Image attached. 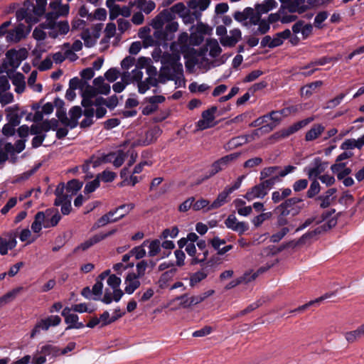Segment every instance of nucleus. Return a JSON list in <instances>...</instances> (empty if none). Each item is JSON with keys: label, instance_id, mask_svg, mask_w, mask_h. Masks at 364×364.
<instances>
[{"label": "nucleus", "instance_id": "f257e3e1", "mask_svg": "<svg viewBox=\"0 0 364 364\" xmlns=\"http://www.w3.org/2000/svg\"><path fill=\"white\" fill-rule=\"evenodd\" d=\"M181 55L179 53H164L161 56L162 67L160 70L159 78L156 77V70L155 68H149L147 70L149 77L146 81L149 87H155L159 82L165 83L167 80H175L176 84L184 83L183 65L180 62Z\"/></svg>", "mask_w": 364, "mask_h": 364}, {"label": "nucleus", "instance_id": "f03ea898", "mask_svg": "<svg viewBox=\"0 0 364 364\" xmlns=\"http://www.w3.org/2000/svg\"><path fill=\"white\" fill-rule=\"evenodd\" d=\"M46 5L47 0H36V4L27 1L24 3V7L17 11V18L36 23L38 21V17L45 14Z\"/></svg>", "mask_w": 364, "mask_h": 364}, {"label": "nucleus", "instance_id": "7ed1b4c3", "mask_svg": "<svg viewBox=\"0 0 364 364\" xmlns=\"http://www.w3.org/2000/svg\"><path fill=\"white\" fill-rule=\"evenodd\" d=\"M134 208V203L123 204L119 205L114 210H110L107 214L102 215L95 223L93 228L97 229L103 227L108 223L117 222L124 217Z\"/></svg>", "mask_w": 364, "mask_h": 364}, {"label": "nucleus", "instance_id": "20e7f679", "mask_svg": "<svg viewBox=\"0 0 364 364\" xmlns=\"http://www.w3.org/2000/svg\"><path fill=\"white\" fill-rule=\"evenodd\" d=\"M60 355V348L51 344L38 346L33 355L32 364H44L47 359L50 360Z\"/></svg>", "mask_w": 364, "mask_h": 364}, {"label": "nucleus", "instance_id": "39448f33", "mask_svg": "<svg viewBox=\"0 0 364 364\" xmlns=\"http://www.w3.org/2000/svg\"><path fill=\"white\" fill-rule=\"evenodd\" d=\"M49 8L50 9L46 14V21L47 24H50L49 26L53 25V20H57L61 16H65L69 14L70 7L68 4H63L61 0H53L49 4Z\"/></svg>", "mask_w": 364, "mask_h": 364}, {"label": "nucleus", "instance_id": "423d86ee", "mask_svg": "<svg viewBox=\"0 0 364 364\" xmlns=\"http://www.w3.org/2000/svg\"><path fill=\"white\" fill-rule=\"evenodd\" d=\"M234 18L244 26L252 29L257 28L258 23L260 22L257 15L255 14V10L252 8L247 7L243 11H237L235 14Z\"/></svg>", "mask_w": 364, "mask_h": 364}, {"label": "nucleus", "instance_id": "0eeeda50", "mask_svg": "<svg viewBox=\"0 0 364 364\" xmlns=\"http://www.w3.org/2000/svg\"><path fill=\"white\" fill-rule=\"evenodd\" d=\"M282 11H281L280 8L277 12L269 14L267 19L259 18L260 22L258 23L257 28H252V33L254 35H264L267 33L270 29L271 23L278 21L282 22Z\"/></svg>", "mask_w": 364, "mask_h": 364}, {"label": "nucleus", "instance_id": "6e6552de", "mask_svg": "<svg viewBox=\"0 0 364 364\" xmlns=\"http://www.w3.org/2000/svg\"><path fill=\"white\" fill-rule=\"evenodd\" d=\"M303 200L300 198L293 197L284 200L281 204L276 207L275 211H282L288 215H297L302 207L299 205Z\"/></svg>", "mask_w": 364, "mask_h": 364}, {"label": "nucleus", "instance_id": "1a4fd4ad", "mask_svg": "<svg viewBox=\"0 0 364 364\" xmlns=\"http://www.w3.org/2000/svg\"><path fill=\"white\" fill-rule=\"evenodd\" d=\"M61 323V318L59 316H49L45 318L39 320L31 332V338H34L39 334L41 331H46L51 326H57Z\"/></svg>", "mask_w": 364, "mask_h": 364}, {"label": "nucleus", "instance_id": "9d476101", "mask_svg": "<svg viewBox=\"0 0 364 364\" xmlns=\"http://www.w3.org/2000/svg\"><path fill=\"white\" fill-rule=\"evenodd\" d=\"M240 153H232L226 155L213 162L209 170V175L206 178H210L218 172L226 168L232 161L236 160L240 156Z\"/></svg>", "mask_w": 364, "mask_h": 364}, {"label": "nucleus", "instance_id": "9b49d317", "mask_svg": "<svg viewBox=\"0 0 364 364\" xmlns=\"http://www.w3.org/2000/svg\"><path fill=\"white\" fill-rule=\"evenodd\" d=\"M53 25L50 26V23L47 24V21L41 23V26L43 28H48L50 30L49 36L53 38H56L60 35H65L70 30L68 22L66 21H61L56 22V20H53Z\"/></svg>", "mask_w": 364, "mask_h": 364}, {"label": "nucleus", "instance_id": "f8f14e48", "mask_svg": "<svg viewBox=\"0 0 364 364\" xmlns=\"http://www.w3.org/2000/svg\"><path fill=\"white\" fill-rule=\"evenodd\" d=\"M178 28V23L176 21H168L164 30L155 31L154 36L159 41H171L173 38V34L177 31Z\"/></svg>", "mask_w": 364, "mask_h": 364}, {"label": "nucleus", "instance_id": "ddd939ff", "mask_svg": "<svg viewBox=\"0 0 364 364\" xmlns=\"http://www.w3.org/2000/svg\"><path fill=\"white\" fill-rule=\"evenodd\" d=\"M326 165L327 163L323 162L319 157H316L309 166L305 167L304 172L309 179H317L325 171Z\"/></svg>", "mask_w": 364, "mask_h": 364}, {"label": "nucleus", "instance_id": "4468645a", "mask_svg": "<svg viewBox=\"0 0 364 364\" xmlns=\"http://www.w3.org/2000/svg\"><path fill=\"white\" fill-rule=\"evenodd\" d=\"M296 169V167L291 165H289L285 166L283 170H281L278 175H275L268 179H266L259 183L261 185H263V188L266 189L267 193H268L269 191L278 182H279L280 178L286 176L287 174L293 172Z\"/></svg>", "mask_w": 364, "mask_h": 364}, {"label": "nucleus", "instance_id": "2eb2a0df", "mask_svg": "<svg viewBox=\"0 0 364 364\" xmlns=\"http://www.w3.org/2000/svg\"><path fill=\"white\" fill-rule=\"evenodd\" d=\"M117 232L116 229H112L110 231L105 232V233H100L95 235L90 239L85 240V242H82L80 245L76 247L74 250V252H77L78 250H82L85 251L90 247H91L95 244L98 243L99 242L106 239L107 237L114 235Z\"/></svg>", "mask_w": 364, "mask_h": 364}, {"label": "nucleus", "instance_id": "dca6fc26", "mask_svg": "<svg viewBox=\"0 0 364 364\" xmlns=\"http://www.w3.org/2000/svg\"><path fill=\"white\" fill-rule=\"evenodd\" d=\"M216 110V107H212L202 113V119L197 122V127L199 129L203 130L214 126L213 121Z\"/></svg>", "mask_w": 364, "mask_h": 364}, {"label": "nucleus", "instance_id": "f3484780", "mask_svg": "<svg viewBox=\"0 0 364 364\" xmlns=\"http://www.w3.org/2000/svg\"><path fill=\"white\" fill-rule=\"evenodd\" d=\"M82 114V110L79 106H74L69 110V117L64 116L63 124L69 127L70 129H74L78 125V119Z\"/></svg>", "mask_w": 364, "mask_h": 364}, {"label": "nucleus", "instance_id": "a211bd4d", "mask_svg": "<svg viewBox=\"0 0 364 364\" xmlns=\"http://www.w3.org/2000/svg\"><path fill=\"white\" fill-rule=\"evenodd\" d=\"M282 5L290 12H297L302 14L305 12L309 6L306 3V0H279Z\"/></svg>", "mask_w": 364, "mask_h": 364}, {"label": "nucleus", "instance_id": "6ab92c4d", "mask_svg": "<svg viewBox=\"0 0 364 364\" xmlns=\"http://www.w3.org/2000/svg\"><path fill=\"white\" fill-rule=\"evenodd\" d=\"M107 283L108 286L113 290L114 301L118 302L124 295V292L119 288L121 284L120 277L116 276L115 274L109 275L107 278Z\"/></svg>", "mask_w": 364, "mask_h": 364}, {"label": "nucleus", "instance_id": "aec40b11", "mask_svg": "<svg viewBox=\"0 0 364 364\" xmlns=\"http://www.w3.org/2000/svg\"><path fill=\"white\" fill-rule=\"evenodd\" d=\"M292 31L295 34L301 33L303 39L307 38L313 31V26L304 21H298L292 26Z\"/></svg>", "mask_w": 364, "mask_h": 364}, {"label": "nucleus", "instance_id": "412c9836", "mask_svg": "<svg viewBox=\"0 0 364 364\" xmlns=\"http://www.w3.org/2000/svg\"><path fill=\"white\" fill-rule=\"evenodd\" d=\"M139 277L136 276L135 273H129L125 279V288L124 291L128 294H133L140 287Z\"/></svg>", "mask_w": 364, "mask_h": 364}, {"label": "nucleus", "instance_id": "4be33fe9", "mask_svg": "<svg viewBox=\"0 0 364 364\" xmlns=\"http://www.w3.org/2000/svg\"><path fill=\"white\" fill-rule=\"evenodd\" d=\"M263 186H264L261 185L260 183L253 186L247 191L244 196V198L248 201H252L257 198H264L267 195V193Z\"/></svg>", "mask_w": 364, "mask_h": 364}, {"label": "nucleus", "instance_id": "5701e85b", "mask_svg": "<svg viewBox=\"0 0 364 364\" xmlns=\"http://www.w3.org/2000/svg\"><path fill=\"white\" fill-rule=\"evenodd\" d=\"M242 38L240 29L234 28L230 31V35L225 36L220 39V43L224 46H234Z\"/></svg>", "mask_w": 364, "mask_h": 364}, {"label": "nucleus", "instance_id": "b1692460", "mask_svg": "<svg viewBox=\"0 0 364 364\" xmlns=\"http://www.w3.org/2000/svg\"><path fill=\"white\" fill-rule=\"evenodd\" d=\"M16 236L12 234L9 235V238L0 237V255H6L9 250L16 246Z\"/></svg>", "mask_w": 364, "mask_h": 364}, {"label": "nucleus", "instance_id": "393cba45", "mask_svg": "<svg viewBox=\"0 0 364 364\" xmlns=\"http://www.w3.org/2000/svg\"><path fill=\"white\" fill-rule=\"evenodd\" d=\"M277 6L275 0H265L260 4H257L255 8V14L257 15L259 18H262V15L268 13Z\"/></svg>", "mask_w": 364, "mask_h": 364}, {"label": "nucleus", "instance_id": "a878e982", "mask_svg": "<svg viewBox=\"0 0 364 364\" xmlns=\"http://www.w3.org/2000/svg\"><path fill=\"white\" fill-rule=\"evenodd\" d=\"M206 246V242L204 240H199L197 242V247L198 250L201 251V254H198L196 257L191 259V264H202L206 261L209 253Z\"/></svg>", "mask_w": 364, "mask_h": 364}, {"label": "nucleus", "instance_id": "bb28decb", "mask_svg": "<svg viewBox=\"0 0 364 364\" xmlns=\"http://www.w3.org/2000/svg\"><path fill=\"white\" fill-rule=\"evenodd\" d=\"M25 26L22 23L18 25L14 29L8 32L6 40L8 42H18L26 36Z\"/></svg>", "mask_w": 364, "mask_h": 364}, {"label": "nucleus", "instance_id": "cd10ccee", "mask_svg": "<svg viewBox=\"0 0 364 364\" xmlns=\"http://www.w3.org/2000/svg\"><path fill=\"white\" fill-rule=\"evenodd\" d=\"M336 193V189L333 188L328 189L324 194L319 196L317 200L321 201L320 207L322 208H328L334 200L335 196H333V195Z\"/></svg>", "mask_w": 364, "mask_h": 364}, {"label": "nucleus", "instance_id": "c85d7f7f", "mask_svg": "<svg viewBox=\"0 0 364 364\" xmlns=\"http://www.w3.org/2000/svg\"><path fill=\"white\" fill-rule=\"evenodd\" d=\"M93 85L98 94L107 95L110 92V85L105 82V78L99 76L93 80Z\"/></svg>", "mask_w": 364, "mask_h": 364}, {"label": "nucleus", "instance_id": "c756f323", "mask_svg": "<svg viewBox=\"0 0 364 364\" xmlns=\"http://www.w3.org/2000/svg\"><path fill=\"white\" fill-rule=\"evenodd\" d=\"M230 194L231 193L229 191L225 188L224 190L218 194L216 199L210 204L209 209H217L227 203L230 200Z\"/></svg>", "mask_w": 364, "mask_h": 364}, {"label": "nucleus", "instance_id": "7c9ffc66", "mask_svg": "<svg viewBox=\"0 0 364 364\" xmlns=\"http://www.w3.org/2000/svg\"><path fill=\"white\" fill-rule=\"evenodd\" d=\"M325 130V127L321 124H314L313 127L306 133L305 140L311 141L316 139Z\"/></svg>", "mask_w": 364, "mask_h": 364}, {"label": "nucleus", "instance_id": "2f4dec72", "mask_svg": "<svg viewBox=\"0 0 364 364\" xmlns=\"http://www.w3.org/2000/svg\"><path fill=\"white\" fill-rule=\"evenodd\" d=\"M257 277V274H251V272H246L242 277L237 278L236 280L230 282L226 287V289H231L241 283H248L255 280Z\"/></svg>", "mask_w": 364, "mask_h": 364}, {"label": "nucleus", "instance_id": "473e14b6", "mask_svg": "<svg viewBox=\"0 0 364 364\" xmlns=\"http://www.w3.org/2000/svg\"><path fill=\"white\" fill-rule=\"evenodd\" d=\"M363 336H364V323L355 331L345 333V338L348 343H353Z\"/></svg>", "mask_w": 364, "mask_h": 364}, {"label": "nucleus", "instance_id": "72a5a7b5", "mask_svg": "<svg viewBox=\"0 0 364 364\" xmlns=\"http://www.w3.org/2000/svg\"><path fill=\"white\" fill-rule=\"evenodd\" d=\"M137 8L146 14H150L156 7L155 3L151 0H136Z\"/></svg>", "mask_w": 364, "mask_h": 364}, {"label": "nucleus", "instance_id": "f704fd0d", "mask_svg": "<svg viewBox=\"0 0 364 364\" xmlns=\"http://www.w3.org/2000/svg\"><path fill=\"white\" fill-rule=\"evenodd\" d=\"M23 288L21 287L15 288L12 289L11 291L7 292L4 296L0 297V306H2L12 300H14L16 296L21 291H23Z\"/></svg>", "mask_w": 364, "mask_h": 364}, {"label": "nucleus", "instance_id": "c9c22d12", "mask_svg": "<svg viewBox=\"0 0 364 364\" xmlns=\"http://www.w3.org/2000/svg\"><path fill=\"white\" fill-rule=\"evenodd\" d=\"M6 56L8 59L9 65L14 68H16L19 66L21 62V59L19 56V53L15 50H9L6 52Z\"/></svg>", "mask_w": 364, "mask_h": 364}, {"label": "nucleus", "instance_id": "e433bc0d", "mask_svg": "<svg viewBox=\"0 0 364 364\" xmlns=\"http://www.w3.org/2000/svg\"><path fill=\"white\" fill-rule=\"evenodd\" d=\"M79 317L77 314H72L70 316H68V318L65 319V322L68 324L66 330L71 328H82L85 327V325L82 322H78Z\"/></svg>", "mask_w": 364, "mask_h": 364}, {"label": "nucleus", "instance_id": "4c0bfd02", "mask_svg": "<svg viewBox=\"0 0 364 364\" xmlns=\"http://www.w3.org/2000/svg\"><path fill=\"white\" fill-rule=\"evenodd\" d=\"M45 222V214L43 212H38L34 218V221L31 224V230L35 233H38L42 229V225Z\"/></svg>", "mask_w": 364, "mask_h": 364}, {"label": "nucleus", "instance_id": "58836bf2", "mask_svg": "<svg viewBox=\"0 0 364 364\" xmlns=\"http://www.w3.org/2000/svg\"><path fill=\"white\" fill-rule=\"evenodd\" d=\"M332 296H333L332 293H331V294L327 293V294L316 299L315 300L310 301L309 302H308L302 306H299L298 308L292 310L291 312V313L301 312L302 311L306 309L309 306L314 305L316 304H318L326 299L331 298Z\"/></svg>", "mask_w": 364, "mask_h": 364}, {"label": "nucleus", "instance_id": "ea45409f", "mask_svg": "<svg viewBox=\"0 0 364 364\" xmlns=\"http://www.w3.org/2000/svg\"><path fill=\"white\" fill-rule=\"evenodd\" d=\"M207 46L209 49V55L213 58L219 56L222 52V49L218 41L215 39L209 40L208 41Z\"/></svg>", "mask_w": 364, "mask_h": 364}, {"label": "nucleus", "instance_id": "a19ab883", "mask_svg": "<svg viewBox=\"0 0 364 364\" xmlns=\"http://www.w3.org/2000/svg\"><path fill=\"white\" fill-rule=\"evenodd\" d=\"M268 116H270V120L272 121V123L262 126L260 129H268L269 130H272L282 120V117L277 111H272L268 114Z\"/></svg>", "mask_w": 364, "mask_h": 364}, {"label": "nucleus", "instance_id": "79ce46f5", "mask_svg": "<svg viewBox=\"0 0 364 364\" xmlns=\"http://www.w3.org/2000/svg\"><path fill=\"white\" fill-rule=\"evenodd\" d=\"M282 170L279 166H270L263 168L260 172V180H264L267 178H271Z\"/></svg>", "mask_w": 364, "mask_h": 364}, {"label": "nucleus", "instance_id": "37998d69", "mask_svg": "<svg viewBox=\"0 0 364 364\" xmlns=\"http://www.w3.org/2000/svg\"><path fill=\"white\" fill-rule=\"evenodd\" d=\"M149 240H144L141 245L132 248L130 251V254H132V256H134L136 259H142L146 256V252L144 247L147 246Z\"/></svg>", "mask_w": 364, "mask_h": 364}, {"label": "nucleus", "instance_id": "c03bdc74", "mask_svg": "<svg viewBox=\"0 0 364 364\" xmlns=\"http://www.w3.org/2000/svg\"><path fill=\"white\" fill-rule=\"evenodd\" d=\"M81 96L88 97H95L97 92L96 91L95 87L93 85H90L88 82L85 81L82 84V87L81 88Z\"/></svg>", "mask_w": 364, "mask_h": 364}, {"label": "nucleus", "instance_id": "a18cd8bd", "mask_svg": "<svg viewBox=\"0 0 364 364\" xmlns=\"http://www.w3.org/2000/svg\"><path fill=\"white\" fill-rule=\"evenodd\" d=\"M323 82L321 80L311 82L301 88V94L309 97L313 94L314 90L321 86Z\"/></svg>", "mask_w": 364, "mask_h": 364}, {"label": "nucleus", "instance_id": "49530a36", "mask_svg": "<svg viewBox=\"0 0 364 364\" xmlns=\"http://www.w3.org/2000/svg\"><path fill=\"white\" fill-rule=\"evenodd\" d=\"M281 11H282V14L281 16L282 23H289L293 22L297 18L296 15L293 14L294 12L289 11L284 5L282 4Z\"/></svg>", "mask_w": 364, "mask_h": 364}, {"label": "nucleus", "instance_id": "de8ad7c7", "mask_svg": "<svg viewBox=\"0 0 364 364\" xmlns=\"http://www.w3.org/2000/svg\"><path fill=\"white\" fill-rule=\"evenodd\" d=\"M13 84L16 86V92L21 93L25 90L24 77L22 74H16L13 79Z\"/></svg>", "mask_w": 364, "mask_h": 364}, {"label": "nucleus", "instance_id": "09e8293b", "mask_svg": "<svg viewBox=\"0 0 364 364\" xmlns=\"http://www.w3.org/2000/svg\"><path fill=\"white\" fill-rule=\"evenodd\" d=\"M311 183L309 188L306 192V196L309 198H313L316 196L321 191V186L317 179H311Z\"/></svg>", "mask_w": 364, "mask_h": 364}, {"label": "nucleus", "instance_id": "8fccbe9b", "mask_svg": "<svg viewBox=\"0 0 364 364\" xmlns=\"http://www.w3.org/2000/svg\"><path fill=\"white\" fill-rule=\"evenodd\" d=\"M210 207V201L207 199L200 198L198 200H194L193 202V210L199 211L200 210H203L204 212H208L211 209H209Z\"/></svg>", "mask_w": 364, "mask_h": 364}, {"label": "nucleus", "instance_id": "3c124183", "mask_svg": "<svg viewBox=\"0 0 364 364\" xmlns=\"http://www.w3.org/2000/svg\"><path fill=\"white\" fill-rule=\"evenodd\" d=\"M149 257H154L157 255L161 250V242L159 240H154L148 243Z\"/></svg>", "mask_w": 364, "mask_h": 364}, {"label": "nucleus", "instance_id": "603ef678", "mask_svg": "<svg viewBox=\"0 0 364 364\" xmlns=\"http://www.w3.org/2000/svg\"><path fill=\"white\" fill-rule=\"evenodd\" d=\"M248 141V136L246 135L239 136L230 139L228 144L229 148L234 149L237 146H242Z\"/></svg>", "mask_w": 364, "mask_h": 364}, {"label": "nucleus", "instance_id": "864d4df0", "mask_svg": "<svg viewBox=\"0 0 364 364\" xmlns=\"http://www.w3.org/2000/svg\"><path fill=\"white\" fill-rule=\"evenodd\" d=\"M207 276H208V274L203 270L198 271V272L193 273L190 277V285L191 287H194L196 284H197L198 283H199L200 282H201L202 280L205 279L207 277Z\"/></svg>", "mask_w": 364, "mask_h": 364}, {"label": "nucleus", "instance_id": "5fc2aeb1", "mask_svg": "<svg viewBox=\"0 0 364 364\" xmlns=\"http://www.w3.org/2000/svg\"><path fill=\"white\" fill-rule=\"evenodd\" d=\"M102 289H103V284L101 281H99L97 279L91 289L92 293L93 294L92 300L98 301V300L101 299V296L102 294Z\"/></svg>", "mask_w": 364, "mask_h": 364}, {"label": "nucleus", "instance_id": "6e6d98bb", "mask_svg": "<svg viewBox=\"0 0 364 364\" xmlns=\"http://www.w3.org/2000/svg\"><path fill=\"white\" fill-rule=\"evenodd\" d=\"M165 23L164 14L161 13L157 15L151 22V26L156 30H163V26Z\"/></svg>", "mask_w": 364, "mask_h": 364}, {"label": "nucleus", "instance_id": "4d7b16f0", "mask_svg": "<svg viewBox=\"0 0 364 364\" xmlns=\"http://www.w3.org/2000/svg\"><path fill=\"white\" fill-rule=\"evenodd\" d=\"M113 154H114V156L113 157L112 164L114 167L119 168L123 164L126 154L122 150L113 152Z\"/></svg>", "mask_w": 364, "mask_h": 364}, {"label": "nucleus", "instance_id": "13d9d810", "mask_svg": "<svg viewBox=\"0 0 364 364\" xmlns=\"http://www.w3.org/2000/svg\"><path fill=\"white\" fill-rule=\"evenodd\" d=\"M355 148L360 149L358 139H346L341 145V149L344 151L353 149Z\"/></svg>", "mask_w": 364, "mask_h": 364}, {"label": "nucleus", "instance_id": "bf43d9fd", "mask_svg": "<svg viewBox=\"0 0 364 364\" xmlns=\"http://www.w3.org/2000/svg\"><path fill=\"white\" fill-rule=\"evenodd\" d=\"M142 180L141 176H136L134 174H132L129 176V178H125V180H122L121 183H119V186L120 187L126 186H134L136 183H138L140 181Z\"/></svg>", "mask_w": 364, "mask_h": 364}, {"label": "nucleus", "instance_id": "052dcab7", "mask_svg": "<svg viewBox=\"0 0 364 364\" xmlns=\"http://www.w3.org/2000/svg\"><path fill=\"white\" fill-rule=\"evenodd\" d=\"M82 186V183L77 179L70 181L66 186L67 191L71 194H75Z\"/></svg>", "mask_w": 364, "mask_h": 364}, {"label": "nucleus", "instance_id": "680f3d73", "mask_svg": "<svg viewBox=\"0 0 364 364\" xmlns=\"http://www.w3.org/2000/svg\"><path fill=\"white\" fill-rule=\"evenodd\" d=\"M328 16V13L327 11H320L318 12L315 18H314V26L318 28H323V22L325 21Z\"/></svg>", "mask_w": 364, "mask_h": 364}, {"label": "nucleus", "instance_id": "e2e57ef3", "mask_svg": "<svg viewBox=\"0 0 364 364\" xmlns=\"http://www.w3.org/2000/svg\"><path fill=\"white\" fill-rule=\"evenodd\" d=\"M100 186V176H97L93 181L85 184V193H90L94 192Z\"/></svg>", "mask_w": 364, "mask_h": 364}, {"label": "nucleus", "instance_id": "0e129e2a", "mask_svg": "<svg viewBox=\"0 0 364 364\" xmlns=\"http://www.w3.org/2000/svg\"><path fill=\"white\" fill-rule=\"evenodd\" d=\"M289 229L287 227L282 228L279 232L272 235L270 237V241L272 242H279L288 232Z\"/></svg>", "mask_w": 364, "mask_h": 364}, {"label": "nucleus", "instance_id": "69168bd1", "mask_svg": "<svg viewBox=\"0 0 364 364\" xmlns=\"http://www.w3.org/2000/svg\"><path fill=\"white\" fill-rule=\"evenodd\" d=\"M119 70L115 68L109 69L105 73V77L110 82H114L119 76Z\"/></svg>", "mask_w": 364, "mask_h": 364}, {"label": "nucleus", "instance_id": "338daca9", "mask_svg": "<svg viewBox=\"0 0 364 364\" xmlns=\"http://www.w3.org/2000/svg\"><path fill=\"white\" fill-rule=\"evenodd\" d=\"M178 229L176 226L172 227L171 229H165L160 236L161 239H166L167 237H170L171 238H175L177 237L178 234Z\"/></svg>", "mask_w": 364, "mask_h": 364}, {"label": "nucleus", "instance_id": "774afa93", "mask_svg": "<svg viewBox=\"0 0 364 364\" xmlns=\"http://www.w3.org/2000/svg\"><path fill=\"white\" fill-rule=\"evenodd\" d=\"M147 267L148 262L146 260H141L139 262H138L136 265V276H137L139 278L144 277Z\"/></svg>", "mask_w": 364, "mask_h": 364}]
</instances>
